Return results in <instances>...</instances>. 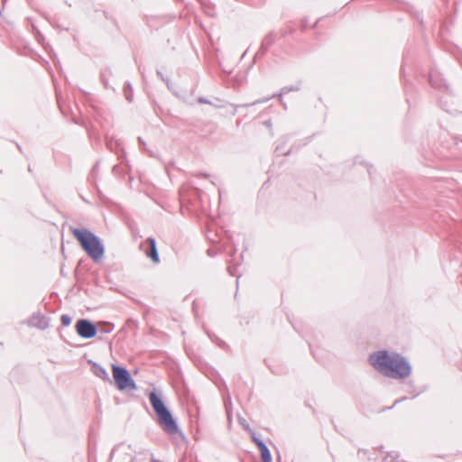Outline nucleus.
<instances>
[{"instance_id": "nucleus-1", "label": "nucleus", "mask_w": 462, "mask_h": 462, "mask_svg": "<svg viewBox=\"0 0 462 462\" xmlns=\"http://www.w3.org/2000/svg\"><path fill=\"white\" fill-rule=\"evenodd\" d=\"M370 365L385 376L403 378L411 374V366L399 354L382 350L369 356Z\"/></svg>"}, {"instance_id": "nucleus-2", "label": "nucleus", "mask_w": 462, "mask_h": 462, "mask_svg": "<svg viewBox=\"0 0 462 462\" xmlns=\"http://www.w3.org/2000/svg\"><path fill=\"white\" fill-rule=\"evenodd\" d=\"M71 233L90 258L99 261L103 257L104 246L92 232L87 229L71 228Z\"/></svg>"}, {"instance_id": "nucleus-3", "label": "nucleus", "mask_w": 462, "mask_h": 462, "mask_svg": "<svg viewBox=\"0 0 462 462\" xmlns=\"http://www.w3.org/2000/svg\"><path fill=\"white\" fill-rule=\"evenodd\" d=\"M149 399L162 428L169 433H175L178 430L177 424L161 398L155 393H151Z\"/></svg>"}, {"instance_id": "nucleus-4", "label": "nucleus", "mask_w": 462, "mask_h": 462, "mask_svg": "<svg viewBox=\"0 0 462 462\" xmlns=\"http://www.w3.org/2000/svg\"><path fill=\"white\" fill-rule=\"evenodd\" d=\"M112 373L115 383L117 388L121 391L126 389H135L136 385L134 380L131 378L129 373L126 369L117 366L116 365H112Z\"/></svg>"}, {"instance_id": "nucleus-5", "label": "nucleus", "mask_w": 462, "mask_h": 462, "mask_svg": "<svg viewBox=\"0 0 462 462\" xmlns=\"http://www.w3.org/2000/svg\"><path fill=\"white\" fill-rule=\"evenodd\" d=\"M75 328L78 335L84 338L94 337L97 334L96 327L87 319L78 320Z\"/></svg>"}, {"instance_id": "nucleus-6", "label": "nucleus", "mask_w": 462, "mask_h": 462, "mask_svg": "<svg viewBox=\"0 0 462 462\" xmlns=\"http://www.w3.org/2000/svg\"><path fill=\"white\" fill-rule=\"evenodd\" d=\"M254 441L255 442L256 446L260 450L262 461L272 462V456L267 446L263 441L255 438L254 439Z\"/></svg>"}, {"instance_id": "nucleus-7", "label": "nucleus", "mask_w": 462, "mask_h": 462, "mask_svg": "<svg viewBox=\"0 0 462 462\" xmlns=\"http://www.w3.org/2000/svg\"><path fill=\"white\" fill-rule=\"evenodd\" d=\"M146 243L149 245V250H146L147 256L150 257L153 263H158L159 255L156 249L155 240L152 237H149L146 240Z\"/></svg>"}, {"instance_id": "nucleus-8", "label": "nucleus", "mask_w": 462, "mask_h": 462, "mask_svg": "<svg viewBox=\"0 0 462 462\" xmlns=\"http://www.w3.org/2000/svg\"><path fill=\"white\" fill-rule=\"evenodd\" d=\"M94 372H95V374L97 376H99V377H101L103 379H106L107 378L106 371L104 368L100 367V366H95L94 367Z\"/></svg>"}, {"instance_id": "nucleus-9", "label": "nucleus", "mask_w": 462, "mask_h": 462, "mask_svg": "<svg viewBox=\"0 0 462 462\" xmlns=\"http://www.w3.org/2000/svg\"><path fill=\"white\" fill-rule=\"evenodd\" d=\"M60 320H61V323H62L63 326H69L70 324V321H71L70 318L69 316H67V315H63L61 317Z\"/></svg>"}]
</instances>
